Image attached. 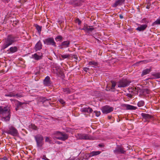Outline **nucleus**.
Here are the masks:
<instances>
[{"label":"nucleus","instance_id":"ddd939ff","mask_svg":"<svg viewBox=\"0 0 160 160\" xmlns=\"http://www.w3.org/2000/svg\"><path fill=\"white\" fill-rule=\"evenodd\" d=\"M82 30H84L85 32H92L94 29V28H92V26H89L87 25H84L83 28L81 29Z\"/></svg>","mask_w":160,"mask_h":160},{"label":"nucleus","instance_id":"5fc2aeb1","mask_svg":"<svg viewBox=\"0 0 160 160\" xmlns=\"http://www.w3.org/2000/svg\"><path fill=\"white\" fill-rule=\"evenodd\" d=\"M10 100L11 101H13V100L12 99H10Z\"/></svg>","mask_w":160,"mask_h":160},{"label":"nucleus","instance_id":"cd10ccee","mask_svg":"<svg viewBox=\"0 0 160 160\" xmlns=\"http://www.w3.org/2000/svg\"><path fill=\"white\" fill-rule=\"evenodd\" d=\"M144 105V102L143 101H140L138 103V106L139 107H142Z\"/></svg>","mask_w":160,"mask_h":160},{"label":"nucleus","instance_id":"0eeeda50","mask_svg":"<svg viewBox=\"0 0 160 160\" xmlns=\"http://www.w3.org/2000/svg\"><path fill=\"white\" fill-rule=\"evenodd\" d=\"M44 43L47 45H52L56 47V43L52 37L47 38L43 40Z\"/></svg>","mask_w":160,"mask_h":160},{"label":"nucleus","instance_id":"58836bf2","mask_svg":"<svg viewBox=\"0 0 160 160\" xmlns=\"http://www.w3.org/2000/svg\"><path fill=\"white\" fill-rule=\"evenodd\" d=\"M76 22L77 23L78 25H80L81 24V21L78 19L77 18L76 20Z\"/></svg>","mask_w":160,"mask_h":160},{"label":"nucleus","instance_id":"9b49d317","mask_svg":"<svg viewBox=\"0 0 160 160\" xmlns=\"http://www.w3.org/2000/svg\"><path fill=\"white\" fill-rule=\"evenodd\" d=\"M43 83L45 86H50L52 82L50 77L48 76H47L44 80Z\"/></svg>","mask_w":160,"mask_h":160},{"label":"nucleus","instance_id":"a18cd8bd","mask_svg":"<svg viewBox=\"0 0 160 160\" xmlns=\"http://www.w3.org/2000/svg\"><path fill=\"white\" fill-rule=\"evenodd\" d=\"M89 70V68H88L87 67H84L83 68V70L85 72H87Z\"/></svg>","mask_w":160,"mask_h":160},{"label":"nucleus","instance_id":"6e6d98bb","mask_svg":"<svg viewBox=\"0 0 160 160\" xmlns=\"http://www.w3.org/2000/svg\"><path fill=\"white\" fill-rule=\"evenodd\" d=\"M97 40H98V41H99V40L98 39H97Z\"/></svg>","mask_w":160,"mask_h":160},{"label":"nucleus","instance_id":"49530a36","mask_svg":"<svg viewBox=\"0 0 160 160\" xmlns=\"http://www.w3.org/2000/svg\"><path fill=\"white\" fill-rule=\"evenodd\" d=\"M38 53V55L41 56V57H42V53L40 52H38L37 53Z\"/></svg>","mask_w":160,"mask_h":160},{"label":"nucleus","instance_id":"412c9836","mask_svg":"<svg viewBox=\"0 0 160 160\" xmlns=\"http://www.w3.org/2000/svg\"><path fill=\"white\" fill-rule=\"evenodd\" d=\"M125 106L126 107L127 109L128 110H136L137 109V107H135L129 104H126Z\"/></svg>","mask_w":160,"mask_h":160},{"label":"nucleus","instance_id":"c03bdc74","mask_svg":"<svg viewBox=\"0 0 160 160\" xmlns=\"http://www.w3.org/2000/svg\"><path fill=\"white\" fill-rule=\"evenodd\" d=\"M46 142H50L49 138L48 137H46L45 139Z\"/></svg>","mask_w":160,"mask_h":160},{"label":"nucleus","instance_id":"4c0bfd02","mask_svg":"<svg viewBox=\"0 0 160 160\" xmlns=\"http://www.w3.org/2000/svg\"><path fill=\"white\" fill-rule=\"evenodd\" d=\"M18 102V103H17V105L18 106H21L23 104H25V102H21L19 101H17Z\"/></svg>","mask_w":160,"mask_h":160},{"label":"nucleus","instance_id":"1a4fd4ad","mask_svg":"<svg viewBox=\"0 0 160 160\" xmlns=\"http://www.w3.org/2000/svg\"><path fill=\"white\" fill-rule=\"evenodd\" d=\"M113 108L108 106L106 105L102 108V112L104 114H107L112 111Z\"/></svg>","mask_w":160,"mask_h":160},{"label":"nucleus","instance_id":"3c124183","mask_svg":"<svg viewBox=\"0 0 160 160\" xmlns=\"http://www.w3.org/2000/svg\"><path fill=\"white\" fill-rule=\"evenodd\" d=\"M128 97H130V98H131L132 97V95H131V94H128Z\"/></svg>","mask_w":160,"mask_h":160},{"label":"nucleus","instance_id":"ea45409f","mask_svg":"<svg viewBox=\"0 0 160 160\" xmlns=\"http://www.w3.org/2000/svg\"><path fill=\"white\" fill-rule=\"evenodd\" d=\"M132 90L135 92H133V93L136 94L138 92V89H137V88H133Z\"/></svg>","mask_w":160,"mask_h":160},{"label":"nucleus","instance_id":"c85d7f7f","mask_svg":"<svg viewBox=\"0 0 160 160\" xmlns=\"http://www.w3.org/2000/svg\"><path fill=\"white\" fill-rule=\"evenodd\" d=\"M152 75L155 78H160V72H157L154 73Z\"/></svg>","mask_w":160,"mask_h":160},{"label":"nucleus","instance_id":"f257e3e1","mask_svg":"<svg viewBox=\"0 0 160 160\" xmlns=\"http://www.w3.org/2000/svg\"><path fill=\"white\" fill-rule=\"evenodd\" d=\"M18 37L13 34L8 35L3 40L2 48L4 49L18 41Z\"/></svg>","mask_w":160,"mask_h":160},{"label":"nucleus","instance_id":"f3484780","mask_svg":"<svg viewBox=\"0 0 160 160\" xmlns=\"http://www.w3.org/2000/svg\"><path fill=\"white\" fill-rule=\"evenodd\" d=\"M125 1V0H117L113 4L112 7L116 8L118 5H121Z\"/></svg>","mask_w":160,"mask_h":160},{"label":"nucleus","instance_id":"f704fd0d","mask_svg":"<svg viewBox=\"0 0 160 160\" xmlns=\"http://www.w3.org/2000/svg\"><path fill=\"white\" fill-rule=\"evenodd\" d=\"M61 57L63 59L67 58L70 56L69 54L61 55Z\"/></svg>","mask_w":160,"mask_h":160},{"label":"nucleus","instance_id":"20e7f679","mask_svg":"<svg viewBox=\"0 0 160 160\" xmlns=\"http://www.w3.org/2000/svg\"><path fill=\"white\" fill-rule=\"evenodd\" d=\"M4 132L14 137L18 136L19 134L18 130L12 126H10L8 128L5 130Z\"/></svg>","mask_w":160,"mask_h":160},{"label":"nucleus","instance_id":"2eb2a0df","mask_svg":"<svg viewBox=\"0 0 160 160\" xmlns=\"http://www.w3.org/2000/svg\"><path fill=\"white\" fill-rule=\"evenodd\" d=\"M141 116L143 119H145L147 120V121H148V120L152 118V116L150 115L145 113H142L141 114Z\"/></svg>","mask_w":160,"mask_h":160},{"label":"nucleus","instance_id":"7ed1b4c3","mask_svg":"<svg viewBox=\"0 0 160 160\" xmlns=\"http://www.w3.org/2000/svg\"><path fill=\"white\" fill-rule=\"evenodd\" d=\"M53 138L64 141L68 138V134L64 132L57 131L55 132L54 133Z\"/></svg>","mask_w":160,"mask_h":160},{"label":"nucleus","instance_id":"4be33fe9","mask_svg":"<svg viewBox=\"0 0 160 160\" xmlns=\"http://www.w3.org/2000/svg\"><path fill=\"white\" fill-rule=\"evenodd\" d=\"M101 153V152L99 151H92L89 153L90 157H93Z\"/></svg>","mask_w":160,"mask_h":160},{"label":"nucleus","instance_id":"c756f323","mask_svg":"<svg viewBox=\"0 0 160 160\" xmlns=\"http://www.w3.org/2000/svg\"><path fill=\"white\" fill-rule=\"evenodd\" d=\"M111 83L112 84V86L110 88L111 89H113L115 88V87L116 86L117 84V83L116 82H115L113 81H112Z\"/></svg>","mask_w":160,"mask_h":160},{"label":"nucleus","instance_id":"f8f14e48","mask_svg":"<svg viewBox=\"0 0 160 160\" xmlns=\"http://www.w3.org/2000/svg\"><path fill=\"white\" fill-rule=\"evenodd\" d=\"M70 44V42L69 41H66L62 42L60 45V49H62L63 48H66L69 47Z\"/></svg>","mask_w":160,"mask_h":160},{"label":"nucleus","instance_id":"dca6fc26","mask_svg":"<svg viewBox=\"0 0 160 160\" xmlns=\"http://www.w3.org/2000/svg\"><path fill=\"white\" fill-rule=\"evenodd\" d=\"M81 110L82 112L88 113H91L93 111L92 109L90 107H88V108H82Z\"/></svg>","mask_w":160,"mask_h":160},{"label":"nucleus","instance_id":"a19ab883","mask_svg":"<svg viewBox=\"0 0 160 160\" xmlns=\"http://www.w3.org/2000/svg\"><path fill=\"white\" fill-rule=\"evenodd\" d=\"M59 101L62 104H64L65 103V102L62 99H60Z\"/></svg>","mask_w":160,"mask_h":160},{"label":"nucleus","instance_id":"79ce46f5","mask_svg":"<svg viewBox=\"0 0 160 160\" xmlns=\"http://www.w3.org/2000/svg\"><path fill=\"white\" fill-rule=\"evenodd\" d=\"M150 6H151V4H150V3H148L147 4V6L146 7V8L148 9H149L150 8Z\"/></svg>","mask_w":160,"mask_h":160},{"label":"nucleus","instance_id":"423d86ee","mask_svg":"<svg viewBox=\"0 0 160 160\" xmlns=\"http://www.w3.org/2000/svg\"><path fill=\"white\" fill-rule=\"evenodd\" d=\"M130 82L127 79H122L117 82V84L118 88H124L128 86Z\"/></svg>","mask_w":160,"mask_h":160},{"label":"nucleus","instance_id":"8fccbe9b","mask_svg":"<svg viewBox=\"0 0 160 160\" xmlns=\"http://www.w3.org/2000/svg\"><path fill=\"white\" fill-rule=\"evenodd\" d=\"M119 17L121 19H122L123 18V16L122 15H120L119 16Z\"/></svg>","mask_w":160,"mask_h":160},{"label":"nucleus","instance_id":"f03ea898","mask_svg":"<svg viewBox=\"0 0 160 160\" xmlns=\"http://www.w3.org/2000/svg\"><path fill=\"white\" fill-rule=\"evenodd\" d=\"M0 114L3 115L4 121H9L11 117L9 108L8 107L0 106Z\"/></svg>","mask_w":160,"mask_h":160},{"label":"nucleus","instance_id":"aec40b11","mask_svg":"<svg viewBox=\"0 0 160 160\" xmlns=\"http://www.w3.org/2000/svg\"><path fill=\"white\" fill-rule=\"evenodd\" d=\"M151 71V68H147L143 70L141 74L142 77L146 75H147Z\"/></svg>","mask_w":160,"mask_h":160},{"label":"nucleus","instance_id":"a211bd4d","mask_svg":"<svg viewBox=\"0 0 160 160\" xmlns=\"http://www.w3.org/2000/svg\"><path fill=\"white\" fill-rule=\"evenodd\" d=\"M147 26V25L146 24L141 25L138 27L136 29L139 31H143L146 28Z\"/></svg>","mask_w":160,"mask_h":160},{"label":"nucleus","instance_id":"de8ad7c7","mask_svg":"<svg viewBox=\"0 0 160 160\" xmlns=\"http://www.w3.org/2000/svg\"><path fill=\"white\" fill-rule=\"evenodd\" d=\"M75 158H70L67 160H75Z\"/></svg>","mask_w":160,"mask_h":160},{"label":"nucleus","instance_id":"e433bc0d","mask_svg":"<svg viewBox=\"0 0 160 160\" xmlns=\"http://www.w3.org/2000/svg\"><path fill=\"white\" fill-rule=\"evenodd\" d=\"M94 112L96 114V116L97 117L99 116L100 114V112L99 111L98 112L97 111H94Z\"/></svg>","mask_w":160,"mask_h":160},{"label":"nucleus","instance_id":"473e14b6","mask_svg":"<svg viewBox=\"0 0 160 160\" xmlns=\"http://www.w3.org/2000/svg\"><path fill=\"white\" fill-rule=\"evenodd\" d=\"M15 97H16L17 98H21L24 96L22 92L20 93H17V94L15 93Z\"/></svg>","mask_w":160,"mask_h":160},{"label":"nucleus","instance_id":"603ef678","mask_svg":"<svg viewBox=\"0 0 160 160\" xmlns=\"http://www.w3.org/2000/svg\"><path fill=\"white\" fill-rule=\"evenodd\" d=\"M111 116H108V118L109 119H111Z\"/></svg>","mask_w":160,"mask_h":160},{"label":"nucleus","instance_id":"9d476101","mask_svg":"<svg viewBox=\"0 0 160 160\" xmlns=\"http://www.w3.org/2000/svg\"><path fill=\"white\" fill-rule=\"evenodd\" d=\"M78 138L80 139H91L92 137L86 134H78Z\"/></svg>","mask_w":160,"mask_h":160},{"label":"nucleus","instance_id":"4468645a","mask_svg":"<svg viewBox=\"0 0 160 160\" xmlns=\"http://www.w3.org/2000/svg\"><path fill=\"white\" fill-rule=\"evenodd\" d=\"M42 45L40 40H39L36 44L34 49L36 51L40 50L42 49Z\"/></svg>","mask_w":160,"mask_h":160},{"label":"nucleus","instance_id":"6e6552de","mask_svg":"<svg viewBox=\"0 0 160 160\" xmlns=\"http://www.w3.org/2000/svg\"><path fill=\"white\" fill-rule=\"evenodd\" d=\"M125 152L124 148L120 145H117L113 150V152L115 154H124Z\"/></svg>","mask_w":160,"mask_h":160},{"label":"nucleus","instance_id":"7c9ffc66","mask_svg":"<svg viewBox=\"0 0 160 160\" xmlns=\"http://www.w3.org/2000/svg\"><path fill=\"white\" fill-rule=\"evenodd\" d=\"M36 28L38 30V33L40 34L41 31L42 27L38 25H36Z\"/></svg>","mask_w":160,"mask_h":160},{"label":"nucleus","instance_id":"37998d69","mask_svg":"<svg viewBox=\"0 0 160 160\" xmlns=\"http://www.w3.org/2000/svg\"><path fill=\"white\" fill-rule=\"evenodd\" d=\"M31 125L32 128L34 130H36L37 129V127L36 126L34 125Z\"/></svg>","mask_w":160,"mask_h":160},{"label":"nucleus","instance_id":"09e8293b","mask_svg":"<svg viewBox=\"0 0 160 160\" xmlns=\"http://www.w3.org/2000/svg\"><path fill=\"white\" fill-rule=\"evenodd\" d=\"M2 159L3 160H8V159L6 157H4V158H3Z\"/></svg>","mask_w":160,"mask_h":160},{"label":"nucleus","instance_id":"5701e85b","mask_svg":"<svg viewBox=\"0 0 160 160\" xmlns=\"http://www.w3.org/2000/svg\"><path fill=\"white\" fill-rule=\"evenodd\" d=\"M32 58L35 60H38L41 59L42 57L41 56L38 55V53H35L32 55Z\"/></svg>","mask_w":160,"mask_h":160},{"label":"nucleus","instance_id":"b1692460","mask_svg":"<svg viewBox=\"0 0 160 160\" xmlns=\"http://www.w3.org/2000/svg\"><path fill=\"white\" fill-rule=\"evenodd\" d=\"M62 90L66 94H70L72 91L69 88H63Z\"/></svg>","mask_w":160,"mask_h":160},{"label":"nucleus","instance_id":"c9c22d12","mask_svg":"<svg viewBox=\"0 0 160 160\" xmlns=\"http://www.w3.org/2000/svg\"><path fill=\"white\" fill-rule=\"evenodd\" d=\"M41 101L43 103L44 102L47 101H48V100L46 99L45 97H42L41 98Z\"/></svg>","mask_w":160,"mask_h":160},{"label":"nucleus","instance_id":"a878e982","mask_svg":"<svg viewBox=\"0 0 160 160\" xmlns=\"http://www.w3.org/2000/svg\"><path fill=\"white\" fill-rule=\"evenodd\" d=\"M140 91L143 94H148L150 93V90L147 88L142 89Z\"/></svg>","mask_w":160,"mask_h":160},{"label":"nucleus","instance_id":"393cba45","mask_svg":"<svg viewBox=\"0 0 160 160\" xmlns=\"http://www.w3.org/2000/svg\"><path fill=\"white\" fill-rule=\"evenodd\" d=\"M88 64L89 65H93L92 66V67L96 68L98 65V62L94 61H92L89 62Z\"/></svg>","mask_w":160,"mask_h":160},{"label":"nucleus","instance_id":"bb28decb","mask_svg":"<svg viewBox=\"0 0 160 160\" xmlns=\"http://www.w3.org/2000/svg\"><path fill=\"white\" fill-rule=\"evenodd\" d=\"M5 96L6 97H15V93L13 92H11L8 93L6 94L5 95Z\"/></svg>","mask_w":160,"mask_h":160},{"label":"nucleus","instance_id":"72a5a7b5","mask_svg":"<svg viewBox=\"0 0 160 160\" xmlns=\"http://www.w3.org/2000/svg\"><path fill=\"white\" fill-rule=\"evenodd\" d=\"M159 24L160 25V18L157 19L152 23V25H155Z\"/></svg>","mask_w":160,"mask_h":160},{"label":"nucleus","instance_id":"2f4dec72","mask_svg":"<svg viewBox=\"0 0 160 160\" xmlns=\"http://www.w3.org/2000/svg\"><path fill=\"white\" fill-rule=\"evenodd\" d=\"M62 38H63L61 36L59 35L57 36L55 38V39L56 41L58 42V41H61L62 39Z\"/></svg>","mask_w":160,"mask_h":160},{"label":"nucleus","instance_id":"6ab92c4d","mask_svg":"<svg viewBox=\"0 0 160 160\" xmlns=\"http://www.w3.org/2000/svg\"><path fill=\"white\" fill-rule=\"evenodd\" d=\"M18 50V48L16 46H13L10 47L8 50V52H9L10 53H14L17 52Z\"/></svg>","mask_w":160,"mask_h":160},{"label":"nucleus","instance_id":"864d4df0","mask_svg":"<svg viewBox=\"0 0 160 160\" xmlns=\"http://www.w3.org/2000/svg\"><path fill=\"white\" fill-rule=\"evenodd\" d=\"M57 143H58V144H60L61 143L59 141H57Z\"/></svg>","mask_w":160,"mask_h":160},{"label":"nucleus","instance_id":"39448f33","mask_svg":"<svg viewBox=\"0 0 160 160\" xmlns=\"http://www.w3.org/2000/svg\"><path fill=\"white\" fill-rule=\"evenodd\" d=\"M37 143V145L38 148H41L44 144L43 137L40 134H38L34 137Z\"/></svg>","mask_w":160,"mask_h":160}]
</instances>
